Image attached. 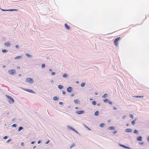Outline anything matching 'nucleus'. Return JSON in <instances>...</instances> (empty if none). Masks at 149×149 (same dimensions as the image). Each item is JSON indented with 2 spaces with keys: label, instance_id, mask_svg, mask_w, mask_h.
<instances>
[{
  "label": "nucleus",
  "instance_id": "obj_32",
  "mask_svg": "<svg viewBox=\"0 0 149 149\" xmlns=\"http://www.w3.org/2000/svg\"><path fill=\"white\" fill-rule=\"evenodd\" d=\"M92 104L93 105H95L96 104V102L95 101H93L92 102Z\"/></svg>",
  "mask_w": 149,
  "mask_h": 149
},
{
  "label": "nucleus",
  "instance_id": "obj_57",
  "mask_svg": "<svg viewBox=\"0 0 149 149\" xmlns=\"http://www.w3.org/2000/svg\"><path fill=\"white\" fill-rule=\"evenodd\" d=\"M100 105H101V104H100V103H98V104H97V105L98 106H100Z\"/></svg>",
  "mask_w": 149,
  "mask_h": 149
},
{
  "label": "nucleus",
  "instance_id": "obj_7",
  "mask_svg": "<svg viewBox=\"0 0 149 149\" xmlns=\"http://www.w3.org/2000/svg\"><path fill=\"white\" fill-rule=\"evenodd\" d=\"M119 146L121 147H122L123 148H124L125 149H130V148L128 147H127L126 146H125L124 145H123V144H119Z\"/></svg>",
  "mask_w": 149,
  "mask_h": 149
},
{
  "label": "nucleus",
  "instance_id": "obj_17",
  "mask_svg": "<svg viewBox=\"0 0 149 149\" xmlns=\"http://www.w3.org/2000/svg\"><path fill=\"white\" fill-rule=\"evenodd\" d=\"M58 88L60 89H61L63 88V86L62 85H58Z\"/></svg>",
  "mask_w": 149,
  "mask_h": 149
},
{
  "label": "nucleus",
  "instance_id": "obj_51",
  "mask_svg": "<svg viewBox=\"0 0 149 149\" xmlns=\"http://www.w3.org/2000/svg\"><path fill=\"white\" fill-rule=\"evenodd\" d=\"M144 143L143 142H140L139 143V144L140 145H143Z\"/></svg>",
  "mask_w": 149,
  "mask_h": 149
},
{
  "label": "nucleus",
  "instance_id": "obj_47",
  "mask_svg": "<svg viewBox=\"0 0 149 149\" xmlns=\"http://www.w3.org/2000/svg\"><path fill=\"white\" fill-rule=\"evenodd\" d=\"M1 10L2 11H7V10H5V9H1V8H0Z\"/></svg>",
  "mask_w": 149,
  "mask_h": 149
},
{
  "label": "nucleus",
  "instance_id": "obj_4",
  "mask_svg": "<svg viewBox=\"0 0 149 149\" xmlns=\"http://www.w3.org/2000/svg\"><path fill=\"white\" fill-rule=\"evenodd\" d=\"M8 72L9 74L13 75L15 72V71L14 69L9 70L8 71Z\"/></svg>",
  "mask_w": 149,
  "mask_h": 149
},
{
  "label": "nucleus",
  "instance_id": "obj_63",
  "mask_svg": "<svg viewBox=\"0 0 149 149\" xmlns=\"http://www.w3.org/2000/svg\"><path fill=\"white\" fill-rule=\"evenodd\" d=\"M129 124L128 123H127L126 125L127 126H129Z\"/></svg>",
  "mask_w": 149,
  "mask_h": 149
},
{
  "label": "nucleus",
  "instance_id": "obj_37",
  "mask_svg": "<svg viewBox=\"0 0 149 149\" xmlns=\"http://www.w3.org/2000/svg\"><path fill=\"white\" fill-rule=\"evenodd\" d=\"M143 96H136V98H141V97H143Z\"/></svg>",
  "mask_w": 149,
  "mask_h": 149
},
{
  "label": "nucleus",
  "instance_id": "obj_55",
  "mask_svg": "<svg viewBox=\"0 0 149 149\" xmlns=\"http://www.w3.org/2000/svg\"><path fill=\"white\" fill-rule=\"evenodd\" d=\"M17 69H19L20 68V67L19 66H18L17 68Z\"/></svg>",
  "mask_w": 149,
  "mask_h": 149
},
{
  "label": "nucleus",
  "instance_id": "obj_62",
  "mask_svg": "<svg viewBox=\"0 0 149 149\" xmlns=\"http://www.w3.org/2000/svg\"><path fill=\"white\" fill-rule=\"evenodd\" d=\"M75 109H78V107H75Z\"/></svg>",
  "mask_w": 149,
  "mask_h": 149
},
{
  "label": "nucleus",
  "instance_id": "obj_1",
  "mask_svg": "<svg viewBox=\"0 0 149 149\" xmlns=\"http://www.w3.org/2000/svg\"><path fill=\"white\" fill-rule=\"evenodd\" d=\"M6 96L8 99V101L10 104H13L14 103V100L9 95H6Z\"/></svg>",
  "mask_w": 149,
  "mask_h": 149
},
{
  "label": "nucleus",
  "instance_id": "obj_5",
  "mask_svg": "<svg viewBox=\"0 0 149 149\" xmlns=\"http://www.w3.org/2000/svg\"><path fill=\"white\" fill-rule=\"evenodd\" d=\"M23 90L26 91L30 93L35 94L36 93L31 89H24Z\"/></svg>",
  "mask_w": 149,
  "mask_h": 149
},
{
  "label": "nucleus",
  "instance_id": "obj_30",
  "mask_svg": "<svg viewBox=\"0 0 149 149\" xmlns=\"http://www.w3.org/2000/svg\"><path fill=\"white\" fill-rule=\"evenodd\" d=\"M75 146V145L73 143V144H72L70 147V149H71L73 147Z\"/></svg>",
  "mask_w": 149,
  "mask_h": 149
},
{
  "label": "nucleus",
  "instance_id": "obj_20",
  "mask_svg": "<svg viewBox=\"0 0 149 149\" xmlns=\"http://www.w3.org/2000/svg\"><path fill=\"white\" fill-rule=\"evenodd\" d=\"M133 132L134 133L136 134H139L138 131L136 129H135L134 130Z\"/></svg>",
  "mask_w": 149,
  "mask_h": 149
},
{
  "label": "nucleus",
  "instance_id": "obj_22",
  "mask_svg": "<svg viewBox=\"0 0 149 149\" xmlns=\"http://www.w3.org/2000/svg\"><path fill=\"white\" fill-rule=\"evenodd\" d=\"M99 111H96L94 113V115L96 116H97L99 114Z\"/></svg>",
  "mask_w": 149,
  "mask_h": 149
},
{
  "label": "nucleus",
  "instance_id": "obj_40",
  "mask_svg": "<svg viewBox=\"0 0 149 149\" xmlns=\"http://www.w3.org/2000/svg\"><path fill=\"white\" fill-rule=\"evenodd\" d=\"M126 118V116H124L122 117V119H125Z\"/></svg>",
  "mask_w": 149,
  "mask_h": 149
},
{
  "label": "nucleus",
  "instance_id": "obj_24",
  "mask_svg": "<svg viewBox=\"0 0 149 149\" xmlns=\"http://www.w3.org/2000/svg\"><path fill=\"white\" fill-rule=\"evenodd\" d=\"M109 100L107 99H105L103 100V101L105 103H108Z\"/></svg>",
  "mask_w": 149,
  "mask_h": 149
},
{
  "label": "nucleus",
  "instance_id": "obj_42",
  "mask_svg": "<svg viewBox=\"0 0 149 149\" xmlns=\"http://www.w3.org/2000/svg\"><path fill=\"white\" fill-rule=\"evenodd\" d=\"M130 116L132 118H133V115L132 114H130Z\"/></svg>",
  "mask_w": 149,
  "mask_h": 149
},
{
  "label": "nucleus",
  "instance_id": "obj_29",
  "mask_svg": "<svg viewBox=\"0 0 149 149\" xmlns=\"http://www.w3.org/2000/svg\"><path fill=\"white\" fill-rule=\"evenodd\" d=\"M58 99V97L57 96H54L53 97V99L54 100H56Z\"/></svg>",
  "mask_w": 149,
  "mask_h": 149
},
{
  "label": "nucleus",
  "instance_id": "obj_9",
  "mask_svg": "<svg viewBox=\"0 0 149 149\" xmlns=\"http://www.w3.org/2000/svg\"><path fill=\"white\" fill-rule=\"evenodd\" d=\"M132 130L130 128H127L125 130V132H126L130 133L132 132Z\"/></svg>",
  "mask_w": 149,
  "mask_h": 149
},
{
  "label": "nucleus",
  "instance_id": "obj_34",
  "mask_svg": "<svg viewBox=\"0 0 149 149\" xmlns=\"http://www.w3.org/2000/svg\"><path fill=\"white\" fill-rule=\"evenodd\" d=\"M45 64L44 63H43L41 65V67L42 68H44L45 67Z\"/></svg>",
  "mask_w": 149,
  "mask_h": 149
},
{
  "label": "nucleus",
  "instance_id": "obj_44",
  "mask_svg": "<svg viewBox=\"0 0 149 149\" xmlns=\"http://www.w3.org/2000/svg\"><path fill=\"white\" fill-rule=\"evenodd\" d=\"M62 92L63 95H65L66 94V92L64 91H62Z\"/></svg>",
  "mask_w": 149,
  "mask_h": 149
},
{
  "label": "nucleus",
  "instance_id": "obj_43",
  "mask_svg": "<svg viewBox=\"0 0 149 149\" xmlns=\"http://www.w3.org/2000/svg\"><path fill=\"white\" fill-rule=\"evenodd\" d=\"M56 73L54 72H52L51 73V74L53 75H54Z\"/></svg>",
  "mask_w": 149,
  "mask_h": 149
},
{
  "label": "nucleus",
  "instance_id": "obj_46",
  "mask_svg": "<svg viewBox=\"0 0 149 149\" xmlns=\"http://www.w3.org/2000/svg\"><path fill=\"white\" fill-rule=\"evenodd\" d=\"M116 132H117V131H116V130H114V131H113V134H116Z\"/></svg>",
  "mask_w": 149,
  "mask_h": 149
},
{
  "label": "nucleus",
  "instance_id": "obj_33",
  "mask_svg": "<svg viewBox=\"0 0 149 149\" xmlns=\"http://www.w3.org/2000/svg\"><path fill=\"white\" fill-rule=\"evenodd\" d=\"M107 95V93L104 94L102 96V98H105L106 97V96Z\"/></svg>",
  "mask_w": 149,
  "mask_h": 149
},
{
  "label": "nucleus",
  "instance_id": "obj_61",
  "mask_svg": "<svg viewBox=\"0 0 149 149\" xmlns=\"http://www.w3.org/2000/svg\"><path fill=\"white\" fill-rule=\"evenodd\" d=\"M36 146H34L33 147V149H34V148H36Z\"/></svg>",
  "mask_w": 149,
  "mask_h": 149
},
{
  "label": "nucleus",
  "instance_id": "obj_60",
  "mask_svg": "<svg viewBox=\"0 0 149 149\" xmlns=\"http://www.w3.org/2000/svg\"><path fill=\"white\" fill-rule=\"evenodd\" d=\"M95 95H97L98 94H97V92H95Z\"/></svg>",
  "mask_w": 149,
  "mask_h": 149
},
{
  "label": "nucleus",
  "instance_id": "obj_38",
  "mask_svg": "<svg viewBox=\"0 0 149 149\" xmlns=\"http://www.w3.org/2000/svg\"><path fill=\"white\" fill-rule=\"evenodd\" d=\"M108 103H109L111 105L112 104V102L111 101L109 100L108 102Z\"/></svg>",
  "mask_w": 149,
  "mask_h": 149
},
{
  "label": "nucleus",
  "instance_id": "obj_10",
  "mask_svg": "<svg viewBox=\"0 0 149 149\" xmlns=\"http://www.w3.org/2000/svg\"><path fill=\"white\" fill-rule=\"evenodd\" d=\"M142 137L141 136H139L138 137L136 138V140L137 141H142Z\"/></svg>",
  "mask_w": 149,
  "mask_h": 149
},
{
  "label": "nucleus",
  "instance_id": "obj_52",
  "mask_svg": "<svg viewBox=\"0 0 149 149\" xmlns=\"http://www.w3.org/2000/svg\"><path fill=\"white\" fill-rule=\"evenodd\" d=\"M113 109L114 110H116V108L114 106L113 107Z\"/></svg>",
  "mask_w": 149,
  "mask_h": 149
},
{
  "label": "nucleus",
  "instance_id": "obj_18",
  "mask_svg": "<svg viewBox=\"0 0 149 149\" xmlns=\"http://www.w3.org/2000/svg\"><path fill=\"white\" fill-rule=\"evenodd\" d=\"M136 118H135L134 120H133V121H132L131 123L133 125H134V124H135V121H136Z\"/></svg>",
  "mask_w": 149,
  "mask_h": 149
},
{
  "label": "nucleus",
  "instance_id": "obj_35",
  "mask_svg": "<svg viewBox=\"0 0 149 149\" xmlns=\"http://www.w3.org/2000/svg\"><path fill=\"white\" fill-rule=\"evenodd\" d=\"M17 125L15 124H14L12 125V127H17Z\"/></svg>",
  "mask_w": 149,
  "mask_h": 149
},
{
  "label": "nucleus",
  "instance_id": "obj_25",
  "mask_svg": "<svg viewBox=\"0 0 149 149\" xmlns=\"http://www.w3.org/2000/svg\"><path fill=\"white\" fill-rule=\"evenodd\" d=\"M99 125L100 127H103L105 125V124L104 123H101L99 124Z\"/></svg>",
  "mask_w": 149,
  "mask_h": 149
},
{
  "label": "nucleus",
  "instance_id": "obj_64",
  "mask_svg": "<svg viewBox=\"0 0 149 149\" xmlns=\"http://www.w3.org/2000/svg\"><path fill=\"white\" fill-rule=\"evenodd\" d=\"M79 83V81H76V83L77 84H78Z\"/></svg>",
  "mask_w": 149,
  "mask_h": 149
},
{
  "label": "nucleus",
  "instance_id": "obj_58",
  "mask_svg": "<svg viewBox=\"0 0 149 149\" xmlns=\"http://www.w3.org/2000/svg\"><path fill=\"white\" fill-rule=\"evenodd\" d=\"M74 94L73 93V94H72L71 95V97H72V96H74Z\"/></svg>",
  "mask_w": 149,
  "mask_h": 149
},
{
  "label": "nucleus",
  "instance_id": "obj_59",
  "mask_svg": "<svg viewBox=\"0 0 149 149\" xmlns=\"http://www.w3.org/2000/svg\"><path fill=\"white\" fill-rule=\"evenodd\" d=\"M49 70L50 71H52V70L51 69H49Z\"/></svg>",
  "mask_w": 149,
  "mask_h": 149
},
{
  "label": "nucleus",
  "instance_id": "obj_36",
  "mask_svg": "<svg viewBox=\"0 0 149 149\" xmlns=\"http://www.w3.org/2000/svg\"><path fill=\"white\" fill-rule=\"evenodd\" d=\"M121 38L120 37L117 38H116L115 39L116 40H117V41H119Z\"/></svg>",
  "mask_w": 149,
  "mask_h": 149
},
{
  "label": "nucleus",
  "instance_id": "obj_56",
  "mask_svg": "<svg viewBox=\"0 0 149 149\" xmlns=\"http://www.w3.org/2000/svg\"><path fill=\"white\" fill-rule=\"evenodd\" d=\"M147 139V140H148V142H149V136H148V137Z\"/></svg>",
  "mask_w": 149,
  "mask_h": 149
},
{
  "label": "nucleus",
  "instance_id": "obj_45",
  "mask_svg": "<svg viewBox=\"0 0 149 149\" xmlns=\"http://www.w3.org/2000/svg\"><path fill=\"white\" fill-rule=\"evenodd\" d=\"M21 145L22 146H24V143L22 142L21 143Z\"/></svg>",
  "mask_w": 149,
  "mask_h": 149
},
{
  "label": "nucleus",
  "instance_id": "obj_3",
  "mask_svg": "<svg viewBox=\"0 0 149 149\" xmlns=\"http://www.w3.org/2000/svg\"><path fill=\"white\" fill-rule=\"evenodd\" d=\"M25 81L31 84H33L34 82L33 79L31 78H26L25 80Z\"/></svg>",
  "mask_w": 149,
  "mask_h": 149
},
{
  "label": "nucleus",
  "instance_id": "obj_16",
  "mask_svg": "<svg viewBox=\"0 0 149 149\" xmlns=\"http://www.w3.org/2000/svg\"><path fill=\"white\" fill-rule=\"evenodd\" d=\"M7 11H17V9H7Z\"/></svg>",
  "mask_w": 149,
  "mask_h": 149
},
{
  "label": "nucleus",
  "instance_id": "obj_28",
  "mask_svg": "<svg viewBox=\"0 0 149 149\" xmlns=\"http://www.w3.org/2000/svg\"><path fill=\"white\" fill-rule=\"evenodd\" d=\"M85 83L84 82L82 83L81 85V87H84L85 86Z\"/></svg>",
  "mask_w": 149,
  "mask_h": 149
},
{
  "label": "nucleus",
  "instance_id": "obj_31",
  "mask_svg": "<svg viewBox=\"0 0 149 149\" xmlns=\"http://www.w3.org/2000/svg\"><path fill=\"white\" fill-rule=\"evenodd\" d=\"M2 52L3 53H5L7 52V50L6 49H3L2 50Z\"/></svg>",
  "mask_w": 149,
  "mask_h": 149
},
{
  "label": "nucleus",
  "instance_id": "obj_14",
  "mask_svg": "<svg viewBox=\"0 0 149 149\" xmlns=\"http://www.w3.org/2000/svg\"><path fill=\"white\" fill-rule=\"evenodd\" d=\"M74 102L75 104H79L80 103V101L78 99H76L74 100Z\"/></svg>",
  "mask_w": 149,
  "mask_h": 149
},
{
  "label": "nucleus",
  "instance_id": "obj_27",
  "mask_svg": "<svg viewBox=\"0 0 149 149\" xmlns=\"http://www.w3.org/2000/svg\"><path fill=\"white\" fill-rule=\"evenodd\" d=\"M26 55L29 57H32V55H31L28 53L26 54Z\"/></svg>",
  "mask_w": 149,
  "mask_h": 149
},
{
  "label": "nucleus",
  "instance_id": "obj_6",
  "mask_svg": "<svg viewBox=\"0 0 149 149\" xmlns=\"http://www.w3.org/2000/svg\"><path fill=\"white\" fill-rule=\"evenodd\" d=\"M84 111L83 110L77 111L76 112V113L78 114H81L84 113Z\"/></svg>",
  "mask_w": 149,
  "mask_h": 149
},
{
  "label": "nucleus",
  "instance_id": "obj_49",
  "mask_svg": "<svg viewBox=\"0 0 149 149\" xmlns=\"http://www.w3.org/2000/svg\"><path fill=\"white\" fill-rule=\"evenodd\" d=\"M41 142V140H39L38 142V144H40Z\"/></svg>",
  "mask_w": 149,
  "mask_h": 149
},
{
  "label": "nucleus",
  "instance_id": "obj_39",
  "mask_svg": "<svg viewBox=\"0 0 149 149\" xmlns=\"http://www.w3.org/2000/svg\"><path fill=\"white\" fill-rule=\"evenodd\" d=\"M11 139H9L6 141V143H8L10 141H11Z\"/></svg>",
  "mask_w": 149,
  "mask_h": 149
},
{
  "label": "nucleus",
  "instance_id": "obj_13",
  "mask_svg": "<svg viewBox=\"0 0 149 149\" xmlns=\"http://www.w3.org/2000/svg\"><path fill=\"white\" fill-rule=\"evenodd\" d=\"M114 44L115 46L117 47L118 46V41L116 40L115 39L114 40Z\"/></svg>",
  "mask_w": 149,
  "mask_h": 149
},
{
  "label": "nucleus",
  "instance_id": "obj_19",
  "mask_svg": "<svg viewBox=\"0 0 149 149\" xmlns=\"http://www.w3.org/2000/svg\"><path fill=\"white\" fill-rule=\"evenodd\" d=\"M62 76L63 77H64V78H67L68 77V75H67V74H66V73H64V74L63 75H62Z\"/></svg>",
  "mask_w": 149,
  "mask_h": 149
},
{
  "label": "nucleus",
  "instance_id": "obj_48",
  "mask_svg": "<svg viewBox=\"0 0 149 149\" xmlns=\"http://www.w3.org/2000/svg\"><path fill=\"white\" fill-rule=\"evenodd\" d=\"M59 103L60 105H62L63 104V103L61 102H60Z\"/></svg>",
  "mask_w": 149,
  "mask_h": 149
},
{
  "label": "nucleus",
  "instance_id": "obj_15",
  "mask_svg": "<svg viewBox=\"0 0 149 149\" xmlns=\"http://www.w3.org/2000/svg\"><path fill=\"white\" fill-rule=\"evenodd\" d=\"M10 45V42H6L4 43V45L6 46H8Z\"/></svg>",
  "mask_w": 149,
  "mask_h": 149
},
{
  "label": "nucleus",
  "instance_id": "obj_54",
  "mask_svg": "<svg viewBox=\"0 0 149 149\" xmlns=\"http://www.w3.org/2000/svg\"><path fill=\"white\" fill-rule=\"evenodd\" d=\"M35 143V141H33L31 142V144H34Z\"/></svg>",
  "mask_w": 149,
  "mask_h": 149
},
{
  "label": "nucleus",
  "instance_id": "obj_26",
  "mask_svg": "<svg viewBox=\"0 0 149 149\" xmlns=\"http://www.w3.org/2000/svg\"><path fill=\"white\" fill-rule=\"evenodd\" d=\"M21 57V56H16V57H15V58H14V59H19Z\"/></svg>",
  "mask_w": 149,
  "mask_h": 149
},
{
  "label": "nucleus",
  "instance_id": "obj_12",
  "mask_svg": "<svg viewBox=\"0 0 149 149\" xmlns=\"http://www.w3.org/2000/svg\"><path fill=\"white\" fill-rule=\"evenodd\" d=\"M65 27V28L68 30H70V27L66 23H65L64 24Z\"/></svg>",
  "mask_w": 149,
  "mask_h": 149
},
{
  "label": "nucleus",
  "instance_id": "obj_53",
  "mask_svg": "<svg viewBox=\"0 0 149 149\" xmlns=\"http://www.w3.org/2000/svg\"><path fill=\"white\" fill-rule=\"evenodd\" d=\"M15 47L16 48H18L19 47V46L18 45H16Z\"/></svg>",
  "mask_w": 149,
  "mask_h": 149
},
{
  "label": "nucleus",
  "instance_id": "obj_8",
  "mask_svg": "<svg viewBox=\"0 0 149 149\" xmlns=\"http://www.w3.org/2000/svg\"><path fill=\"white\" fill-rule=\"evenodd\" d=\"M72 88L71 86L68 87L67 89V91L68 93H71L72 91Z\"/></svg>",
  "mask_w": 149,
  "mask_h": 149
},
{
  "label": "nucleus",
  "instance_id": "obj_50",
  "mask_svg": "<svg viewBox=\"0 0 149 149\" xmlns=\"http://www.w3.org/2000/svg\"><path fill=\"white\" fill-rule=\"evenodd\" d=\"M49 142V140H48V141H47L46 143H45V144H48Z\"/></svg>",
  "mask_w": 149,
  "mask_h": 149
},
{
  "label": "nucleus",
  "instance_id": "obj_2",
  "mask_svg": "<svg viewBox=\"0 0 149 149\" xmlns=\"http://www.w3.org/2000/svg\"><path fill=\"white\" fill-rule=\"evenodd\" d=\"M67 127L68 129H70V130L73 131L74 132H75L77 134H78L79 135L80 134L73 127H72L69 125H68L67 126Z\"/></svg>",
  "mask_w": 149,
  "mask_h": 149
},
{
  "label": "nucleus",
  "instance_id": "obj_41",
  "mask_svg": "<svg viewBox=\"0 0 149 149\" xmlns=\"http://www.w3.org/2000/svg\"><path fill=\"white\" fill-rule=\"evenodd\" d=\"M8 138V136H5L3 137V139H7Z\"/></svg>",
  "mask_w": 149,
  "mask_h": 149
},
{
  "label": "nucleus",
  "instance_id": "obj_23",
  "mask_svg": "<svg viewBox=\"0 0 149 149\" xmlns=\"http://www.w3.org/2000/svg\"><path fill=\"white\" fill-rule=\"evenodd\" d=\"M23 129V127H21V126L18 129V132H20L21 130H22Z\"/></svg>",
  "mask_w": 149,
  "mask_h": 149
},
{
  "label": "nucleus",
  "instance_id": "obj_21",
  "mask_svg": "<svg viewBox=\"0 0 149 149\" xmlns=\"http://www.w3.org/2000/svg\"><path fill=\"white\" fill-rule=\"evenodd\" d=\"M84 127L86 128L88 130L91 131V130L90 128H89L86 125H84Z\"/></svg>",
  "mask_w": 149,
  "mask_h": 149
},
{
  "label": "nucleus",
  "instance_id": "obj_11",
  "mask_svg": "<svg viewBox=\"0 0 149 149\" xmlns=\"http://www.w3.org/2000/svg\"><path fill=\"white\" fill-rule=\"evenodd\" d=\"M115 129V127L113 126H110L108 127L107 129L109 130H114Z\"/></svg>",
  "mask_w": 149,
  "mask_h": 149
}]
</instances>
